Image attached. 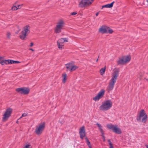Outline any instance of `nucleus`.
I'll return each instance as SVG.
<instances>
[{"instance_id": "15", "label": "nucleus", "mask_w": 148, "mask_h": 148, "mask_svg": "<svg viewBox=\"0 0 148 148\" xmlns=\"http://www.w3.org/2000/svg\"><path fill=\"white\" fill-rule=\"evenodd\" d=\"M99 32L102 33H107V29L103 27L100 28L99 30Z\"/></svg>"}, {"instance_id": "11", "label": "nucleus", "mask_w": 148, "mask_h": 148, "mask_svg": "<svg viewBox=\"0 0 148 148\" xmlns=\"http://www.w3.org/2000/svg\"><path fill=\"white\" fill-rule=\"evenodd\" d=\"M68 41V39L66 38H62L59 39L57 41L58 46L59 48L61 49L64 46V43Z\"/></svg>"}, {"instance_id": "27", "label": "nucleus", "mask_w": 148, "mask_h": 148, "mask_svg": "<svg viewBox=\"0 0 148 148\" xmlns=\"http://www.w3.org/2000/svg\"><path fill=\"white\" fill-rule=\"evenodd\" d=\"M107 33L111 34L113 32V30L109 28H108L107 29Z\"/></svg>"}, {"instance_id": "21", "label": "nucleus", "mask_w": 148, "mask_h": 148, "mask_svg": "<svg viewBox=\"0 0 148 148\" xmlns=\"http://www.w3.org/2000/svg\"><path fill=\"white\" fill-rule=\"evenodd\" d=\"M10 62L11 64H16V63H19L20 62L18 61H14L12 60H10L9 61Z\"/></svg>"}, {"instance_id": "22", "label": "nucleus", "mask_w": 148, "mask_h": 148, "mask_svg": "<svg viewBox=\"0 0 148 148\" xmlns=\"http://www.w3.org/2000/svg\"><path fill=\"white\" fill-rule=\"evenodd\" d=\"M67 66H66V68L68 70H69L71 71V69L72 66V64H66Z\"/></svg>"}, {"instance_id": "36", "label": "nucleus", "mask_w": 148, "mask_h": 148, "mask_svg": "<svg viewBox=\"0 0 148 148\" xmlns=\"http://www.w3.org/2000/svg\"><path fill=\"white\" fill-rule=\"evenodd\" d=\"M33 45V43L32 42H31L30 44V47H32Z\"/></svg>"}, {"instance_id": "5", "label": "nucleus", "mask_w": 148, "mask_h": 148, "mask_svg": "<svg viewBox=\"0 0 148 148\" xmlns=\"http://www.w3.org/2000/svg\"><path fill=\"white\" fill-rule=\"evenodd\" d=\"M45 126V123L43 122L40 123L38 126L36 127L35 132L38 135L41 134L44 130Z\"/></svg>"}, {"instance_id": "29", "label": "nucleus", "mask_w": 148, "mask_h": 148, "mask_svg": "<svg viewBox=\"0 0 148 148\" xmlns=\"http://www.w3.org/2000/svg\"><path fill=\"white\" fill-rule=\"evenodd\" d=\"M85 140L86 141L87 145H91L90 142L89 141V140L88 139V138L86 137L85 138Z\"/></svg>"}, {"instance_id": "43", "label": "nucleus", "mask_w": 148, "mask_h": 148, "mask_svg": "<svg viewBox=\"0 0 148 148\" xmlns=\"http://www.w3.org/2000/svg\"><path fill=\"white\" fill-rule=\"evenodd\" d=\"M98 59H97L96 60V62H97L98 61Z\"/></svg>"}, {"instance_id": "32", "label": "nucleus", "mask_w": 148, "mask_h": 148, "mask_svg": "<svg viewBox=\"0 0 148 148\" xmlns=\"http://www.w3.org/2000/svg\"><path fill=\"white\" fill-rule=\"evenodd\" d=\"M30 145H27L25 146L23 148H30Z\"/></svg>"}, {"instance_id": "10", "label": "nucleus", "mask_w": 148, "mask_h": 148, "mask_svg": "<svg viewBox=\"0 0 148 148\" xmlns=\"http://www.w3.org/2000/svg\"><path fill=\"white\" fill-rule=\"evenodd\" d=\"M16 90L18 93L24 95L28 94L30 91L28 88L25 87L16 88Z\"/></svg>"}, {"instance_id": "1", "label": "nucleus", "mask_w": 148, "mask_h": 148, "mask_svg": "<svg viewBox=\"0 0 148 148\" xmlns=\"http://www.w3.org/2000/svg\"><path fill=\"white\" fill-rule=\"evenodd\" d=\"M119 69H115L114 70V72L112 75V78L107 87V90L108 92L112 90L113 89L117 77L119 75Z\"/></svg>"}, {"instance_id": "31", "label": "nucleus", "mask_w": 148, "mask_h": 148, "mask_svg": "<svg viewBox=\"0 0 148 148\" xmlns=\"http://www.w3.org/2000/svg\"><path fill=\"white\" fill-rule=\"evenodd\" d=\"M27 114L26 113H23L22 114L21 116L19 118V119H20L21 118L23 117L26 116H27Z\"/></svg>"}, {"instance_id": "38", "label": "nucleus", "mask_w": 148, "mask_h": 148, "mask_svg": "<svg viewBox=\"0 0 148 148\" xmlns=\"http://www.w3.org/2000/svg\"><path fill=\"white\" fill-rule=\"evenodd\" d=\"M89 148H92L91 145H88Z\"/></svg>"}, {"instance_id": "2", "label": "nucleus", "mask_w": 148, "mask_h": 148, "mask_svg": "<svg viewBox=\"0 0 148 148\" xmlns=\"http://www.w3.org/2000/svg\"><path fill=\"white\" fill-rule=\"evenodd\" d=\"M112 103L110 100H107L103 102L99 107L101 110L105 111L108 110L112 107Z\"/></svg>"}, {"instance_id": "24", "label": "nucleus", "mask_w": 148, "mask_h": 148, "mask_svg": "<svg viewBox=\"0 0 148 148\" xmlns=\"http://www.w3.org/2000/svg\"><path fill=\"white\" fill-rule=\"evenodd\" d=\"M105 67L104 68H102L100 70V73L101 75H103L105 73Z\"/></svg>"}, {"instance_id": "20", "label": "nucleus", "mask_w": 148, "mask_h": 148, "mask_svg": "<svg viewBox=\"0 0 148 148\" xmlns=\"http://www.w3.org/2000/svg\"><path fill=\"white\" fill-rule=\"evenodd\" d=\"M20 6V5H18L17 7H16L15 6H13L12 8L11 9L13 10H16L20 8H19Z\"/></svg>"}, {"instance_id": "34", "label": "nucleus", "mask_w": 148, "mask_h": 148, "mask_svg": "<svg viewBox=\"0 0 148 148\" xmlns=\"http://www.w3.org/2000/svg\"><path fill=\"white\" fill-rule=\"evenodd\" d=\"M77 14V13L76 12H72L71 13V15H75L76 14Z\"/></svg>"}, {"instance_id": "37", "label": "nucleus", "mask_w": 148, "mask_h": 148, "mask_svg": "<svg viewBox=\"0 0 148 148\" xmlns=\"http://www.w3.org/2000/svg\"><path fill=\"white\" fill-rule=\"evenodd\" d=\"M99 12H97V13H96V16H97L98 15H99Z\"/></svg>"}, {"instance_id": "30", "label": "nucleus", "mask_w": 148, "mask_h": 148, "mask_svg": "<svg viewBox=\"0 0 148 148\" xmlns=\"http://www.w3.org/2000/svg\"><path fill=\"white\" fill-rule=\"evenodd\" d=\"M11 34L9 32H8L7 34V37L8 38H10L11 37Z\"/></svg>"}, {"instance_id": "35", "label": "nucleus", "mask_w": 148, "mask_h": 148, "mask_svg": "<svg viewBox=\"0 0 148 148\" xmlns=\"http://www.w3.org/2000/svg\"><path fill=\"white\" fill-rule=\"evenodd\" d=\"M102 138L103 140V141L104 142H105L106 141L105 137V136H103L102 137Z\"/></svg>"}, {"instance_id": "4", "label": "nucleus", "mask_w": 148, "mask_h": 148, "mask_svg": "<svg viewBox=\"0 0 148 148\" xmlns=\"http://www.w3.org/2000/svg\"><path fill=\"white\" fill-rule=\"evenodd\" d=\"M30 29V27L28 25H26L24 27L20 36V38L22 40L25 39L26 36L29 33Z\"/></svg>"}, {"instance_id": "25", "label": "nucleus", "mask_w": 148, "mask_h": 148, "mask_svg": "<svg viewBox=\"0 0 148 148\" xmlns=\"http://www.w3.org/2000/svg\"><path fill=\"white\" fill-rule=\"evenodd\" d=\"M97 125V126L99 127V130L100 131H103V130L102 129V126L101 125L98 123H97L96 124Z\"/></svg>"}, {"instance_id": "14", "label": "nucleus", "mask_w": 148, "mask_h": 148, "mask_svg": "<svg viewBox=\"0 0 148 148\" xmlns=\"http://www.w3.org/2000/svg\"><path fill=\"white\" fill-rule=\"evenodd\" d=\"M114 3V1H113L110 4H107L103 5L102 6L101 9H102L103 8H111L113 6Z\"/></svg>"}, {"instance_id": "26", "label": "nucleus", "mask_w": 148, "mask_h": 148, "mask_svg": "<svg viewBox=\"0 0 148 148\" xmlns=\"http://www.w3.org/2000/svg\"><path fill=\"white\" fill-rule=\"evenodd\" d=\"M67 75L66 74H63V83H64L65 82L66 80V77Z\"/></svg>"}, {"instance_id": "17", "label": "nucleus", "mask_w": 148, "mask_h": 148, "mask_svg": "<svg viewBox=\"0 0 148 148\" xmlns=\"http://www.w3.org/2000/svg\"><path fill=\"white\" fill-rule=\"evenodd\" d=\"M79 133H86L85 127L84 126H83L79 129Z\"/></svg>"}, {"instance_id": "33", "label": "nucleus", "mask_w": 148, "mask_h": 148, "mask_svg": "<svg viewBox=\"0 0 148 148\" xmlns=\"http://www.w3.org/2000/svg\"><path fill=\"white\" fill-rule=\"evenodd\" d=\"M101 134V136L102 137L103 136H104V131L103 130L102 131H101L100 132Z\"/></svg>"}, {"instance_id": "3", "label": "nucleus", "mask_w": 148, "mask_h": 148, "mask_svg": "<svg viewBox=\"0 0 148 148\" xmlns=\"http://www.w3.org/2000/svg\"><path fill=\"white\" fill-rule=\"evenodd\" d=\"M147 116L143 110H141L139 115L137 116V120L142 123H145L147 120Z\"/></svg>"}, {"instance_id": "40", "label": "nucleus", "mask_w": 148, "mask_h": 148, "mask_svg": "<svg viewBox=\"0 0 148 148\" xmlns=\"http://www.w3.org/2000/svg\"><path fill=\"white\" fill-rule=\"evenodd\" d=\"M19 30H20V29L17 32H16V34H18V32H19Z\"/></svg>"}, {"instance_id": "16", "label": "nucleus", "mask_w": 148, "mask_h": 148, "mask_svg": "<svg viewBox=\"0 0 148 148\" xmlns=\"http://www.w3.org/2000/svg\"><path fill=\"white\" fill-rule=\"evenodd\" d=\"M10 60H2L0 62V64L2 65H4V64H10L9 61Z\"/></svg>"}, {"instance_id": "28", "label": "nucleus", "mask_w": 148, "mask_h": 148, "mask_svg": "<svg viewBox=\"0 0 148 148\" xmlns=\"http://www.w3.org/2000/svg\"><path fill=\"white\" fill-rule=\"evenodd\" d=\"M108 142H109V145H110V148H114V147L113 146L110 140V139H108Z\"/></svg>"}, {"instance_id": "39", "label": "nucleus", "mask_w": 148, "mask_h": 148, "mask_svg": "<svg viewBox=\"0 0 148 148\" xmlns=\"http://www.w3.org/2000/svg\"><path fill=\"white\" fill-rule=\"evenodd\" d=\"M145 146L147 148H148V145H146Z\"/></svg>"}, {"instance_id": "12", "label": "nucleus", "mask_w": 148, "mask_h": 148, "mask_svg": "<svg viewBox=\"0 0 148 148\" xmlns=\"http://www.w3.org/2000/svg\"><path fill=\"white\" fill-rule=\"evenodd\" d=\"M105 90H101L98 93L97 95L93 98V99L95 101H98L100 98L103 97L104 95Z\"/></svg>"}, {"instance_id": "44", "label": "nucleus", "mask_w": 148, "mask_h": 148, "mask_svg": "<svg viewBox=\"0 0 148 148\" xmlns=\"http://www.w3.org/2000/svg\"><path fill=\"white\" fill-rule=\"evenodd\" d=\"M147 2H148V0H147Z\"/></svg>"}, {"instance_id": "8", "label": "nucleus", "mask_w": 148, "mask_h": 148, "mask_svg": "<svg viewBox=\"0 0 148 148\" xmlns=\"http://www.w3.org/2000/svg\"><path fill=\"white\" fill-rule=\"evenodd\" d=\"M94 0H82L79 3V6L81 7H86L90 5Z\"/></svg>"}, {"instance_id": "7", "label": "nucleus", "mask_w": 148, "mask_h": 148, "mask_svg": "<svg viewBox=\"0 0 148 148\" xmlns=\"http://www.w3.org/2000/svg\"><path fill=\"white\" fill-rule=\"evenodd\" d=\"M130 58L129 56H124L122 58H120L117 61L118 65L124 64L130 61Z\"/></svg>"}, {"instance_id": "6", "label": "nucleus", "mask_w": 148, "mask_h": 148, "mask_svg": "<svg viewBox=\"0 0 148 148\" xmlns=\"http://www.w3.org/2000/svg\"><path fill=\"white\" fill-rule=\"evenodd\" d=\"M12 111V109L11 108H9L6 110L3 116L2 119L3 121L5 122L8 120L11 115Z\"/></svg>"}, {"instance_id": "42", "label": "nucleus", "mask_w": 148, "mask_h": 148, "mask_svg": "<svg viewBox=\"0 0 148 148\" xmlns=\"http://www.w3.org/2000/svg\"><path fill=\"white\" fill-rule=\"evenodd\" d=\"M2 58L1 57H0V61L1 60Z\"/></svg>"}, {"instance_id": "9", "label": "nucleus", "mask_w": 148, "mask_h": 148, "mask_svg": "<svg viewBox=\"0 0 148 148\" xmlns=\"http://www.w3.org/2000/svg\"><path fill=\"white\" fill-rule=\"evenodd\" d=\"M64 26V23L62 21H60L58 22L55 29V32L59 33L61 32V30L63 29Z\"/></svg>"}, {"instance_id": "18", "label": "nucleus", "mask_w": 148, "mask_h": 148, "mask_svg": "<svg viewBox=\"0 0 148 148\" xmlns=\"http://www.w3.org/2000/svg\"><path fill=\"white\" fill-rule=\"evenodd\" d=\"M80 137L82 139H83L86 136V133H79Z\"/></svg>"}, {"instance_id": "19", "label": "nucleus", "mask_w": 148, "mask_h": 148, "mask_svg": "<svg viewBox=\"0 0 148 148\" xmlns=\"http://www.w3.org/2000/svg\"><path fill=\"white\" fill-rule=\"evenodd\" d=\"M115 125L112 124H108L107 125V127L110 129L112 130Z\"/></svg>"}, {"instance_id": "13", "label": "nucleus", "mask_w": 148, "mask_h": 148, "mask_svg": "<svg viewBox=\"0 0 148 148\" xmlns=\"http://www.w3.org/2000/svg\"><path fill=\"white\" fill-rule=\"evenodd\" d=\"M113 132L118 134H120L121 133V130L119 128L117 127L116 125L114 128L113 130Z\"/></svg>"}, {"instance_id": "41", "label": "nucleus", "mask_w": 148, "mask_h": 148, "mask_svg": "<svg viewBox=\"0 0 148 148\" xmlns=\"http://www.w3.org/2000/svg\"><path fill=\"white\" fill-rule=\"evenodd\" d=\"M30 50H32V51H33L34 50L32 49H30Z\"/></svg>"}, {"instance_id": "23", "label": "nucleus", "mask_w": 148, "mask_h": 148, "mask_svg": "<svg viewBox=\"0 0 148 148\" xmlns=\"http://www.w3.org/2000/svg\"><path fill=\"white\" fill-rule=\"evenodd\" d=\"M77 68V67L76 66H73L72 64L71 68V71H75L76 69Z\"/></svg>"}]
</instances>
